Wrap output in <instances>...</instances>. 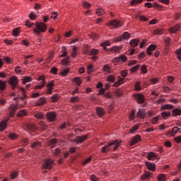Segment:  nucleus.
<instances>
[{
	"label": "nucleus",
	"mask_w": 181,
	"mask_h": 181,
	"mask_svg": "<svg viewBox=\"0 0 181 181\" xmlns=\"http://www.w3.org/2000/svg\"><path fill=\"white\" fill-rule=\"evenodd\" d=\"M121 144H122V141H119V139L113 140L107 143V144L105 145L101 148L102 153H108L110 151H111V146L113 147V151H117L119 146H121Z\"/></svg>",
	"instance_id": "nucleus-1"
},
{
	"label": "nucleus",
	"mask_w": 181,
	"mask_h": 181,
	"mask_svg": "<svg viewBox=\"0 0 181 181\" xmlns=\"http://www.w3.org/2000/svg\"><path fill=\"white\" fill-rule=\"evenodd\" d=\"M35 28L33 29L34 35L37 36H40L42 33H46L47 30V24L42 21H37L35 24Z\"/></svg>",
	"instance_id": "nucleus-2"
},
{
	"label": "nucleus",
	"mask_w": 181,
	"mask_h": 181,
	"mask_svg": "<svg viewBox=\"0 0 181 181\" xmlns=\"http://www.w3.org/2000/svg\"><path fill=\"white\" fill-rule=\"evenodd\" d=\"M8 84L11 86V89L15 90L19 84V79L16 76H11L8 80Z\"/></svg>",
	"instance_id": "nucleus-3"
},
{
	"label": "nucleus",
	"mask_w": 181,
	"mask_h": 181,
	"mask_svg": "<svg viewBox=\"0 0 181 181\" xmlns=\"http://www.w3.org/2000/svg\"><path fill=\"white\" fill-rule=\"evenodd\" d=\"M37 81H42V83H40V85L36 86L34 88V90H42L46 86V78H45L44 75L40 76L37 78Z\"/></svg>",
	"instance_id": "nucleus-4"
},
{
	"label": "nucleus",
	"mask_w": 181,
	"mask_h": 181,
	"mask_svg": "<svg viewBox=\"0 0 181 181\" xmlns=\"http://www.w3.org/2000/svg\"><path fill=\"white\" fill-rule=\"evenodd\" d=\"M53 163H54L53 160L51 158H46L42 164V168H44V169H48V170H51L52 168H53Z\"/></svg>",
	"instance_id": "nucleus-5"
},
{
	"label": "nucleus",
	"mask_w": 181,
	"mask_h": 181,
	"mask_svg": "<svg viewBox=\"0 0 181 181\" xmlns=\"http://www.w3.org/2000/svg\"><path fill=\"white\" fill-rule=\"evenodd\" d=\"M88 139V134H85L84 136H78L76 139L72 140V142H75V144H83L85 141Z\"/></svg>",
	"instance_id": "nucleus-6"
},
{
	"label": "nucleus",
	"mask_w": 181,
	"mask_h": 181,
	"mask_svg": "<svg viewBox=\"0 0 181 181\" xmlns=\"http://www.w3.org/2000/svg\"><path fill=\"white\" fill-rule=\"evenodd\" d=\"M123 23L122 21L119 20H113L110 21V23L106 24V26H112L113 28H120V26H122Z\"/></svg>",
	"instance_id": "nucleus-7"
},
{
	"label": "nucleus",
	"mask_w": 181,
	"mask_h": 181,
	"mask_svg": "<svg viewBox=\"0 0 181 181\" xmlns=\"http://www.w3.org/2000/svg\"><path fill=\"white\" fill-rule=\"evenodd\" d=\"M142 141V138L141 135L137 134L133 137V139L129 142L130 146H134V145H136V144H138V142H141Z\"/></svg>",
	"instance_id": "nucleus-8"
},
{
	"label": "nucleus",
	"mask_w": 181,
	"mask_h": 181,
	"mask_svg": "<svg viewBox=\"0 0 181 181\" xmlns=\"http://www.w3.org/2000/svg\"><path fill=\"white\" fill-rule=\"evenodd\" d=\"M134 98H136L138 104H144L145 103V96L141 93H136L134 95Z\"/></svg>",
	"instance_id": "nucleus-9"
},
{
	"label": "nucleus",
	"mask_w": 181,
	"mask_h": 181,
	"mask_svg": "<svg viewBox=\"0 0 181 181\" xmlns=\"http://www.w3.org/2000/svg\"><path fill=\"white\" fill-rule=\"evenodd\" d=\"M9 117H15V114H16V111L18 110V105H11L9 107Z\"/></svg>",
	"instance_id": "nucleus-10"
},
{
	"label": "nucleus",
	"mask_w": 181,
	"mask_h": 181,
	"mask_svg": "<svg viewBox=\"0 0 181 181\" xmlns=\"http://www.w3.org/2000/svg\"><path fill=\"white\" fill-rule=\"evenodd\" d=\"M145 165L146 166L148 170H151V172H155V170H156V165H155L153 163L146 161Z\"/></svg>",
	"instance_id": "nucleus-11"
},
{
	"label": "nucleus",
	"mask_w": 181,
	"mask_h": 181,
	"mask_svg": "<svg viewBox=\"0 0 181 181\" xmlns=\"http://www.w3.org/2000/svg\"><path fill=\"white\" fill-rule=\"evenodd\" d=\"M47 94L48 95H52V91H53V87H54V81H52L48 83L47 85Z\"/></svg>",
	"instance_id": "nucleus-12"
},
{
	"label": "nucleus",
	"mask_w": 181,
	"mask_h": 181,
	"mask_svg": "<svg viewBox=\"0 0 181 181\" xmlns=\"http://www.w3.org/2000/svg\"><path fill=\"white\" fill-rule=\"evenodd\" d=\"M56 112H50L47 113V117L49 122H54V121H56Z\"/></svg>",
	"instance_id": "nucleus-13"
},
{
	"label": "nucleus",
	"mask_w": 181,
	"mask_h": 181,
	"mask_svg": "<svg viewBox=\"0 0 181 181\" xmlns=\"http://www.w3.org/2000/svg\"><path fill=\"white\" fill-rule=\"evenodd\" d=\"M8 121H9V118H6L5 120L0 122V131H5L6 129Z\"/></svg>",
	"instance_id": "nucleus-14"
},
{
	"label": "nucleus",
	"mask_w": 181,
	"mask_h": 181,
	"mask_svg": "<svg viewBox=\"0 0 181 181\" xmlns=\"http://www.w3.org/2000/svg\"><path fill=\"white\" fill-rule=\"evenodd\" d=\"M155 50H156V45L151 44L146 49V54L148 56H152V52H155Z\"/></svg>",
	"instance_id": "nucleus-15"
},
{
	"label": "nucleus",
	"mask_w": 181,
	"mask_h": 181,
	"mask_svg": "<svg viewBox=\"0 0 181 181\" xmlns=\"http://www.w3.org/2000/svg\"><path fill=\"white\" fill-rule=\"evenodd\" d=\"M146 117V112L144 109H139L136 113V117L140 118V119H144Z\"/></svg>",
	"instance_id": "nucleus-16"
},
{
	"label": "nucleus",
	"mask_w": 181,
	"mask_h": 181,
	"mask_svg": "<svg viewBox=\"0 0 181 181\" xmlns=\"http://www.w3.org/2000/svg\"><path fill=\"white\" fill-rule=\"evenodd\" d=\"M124 46H113L110 49V52H113L114 53H121V50H122Z\"/></svg>",
	"instance_id": "nucleus-17"
},
{
	"label": "nucleus",
	"mask_w": 181,
	"mask_h": 181,
	"mask_svg": "<svg viewBox=\"0 0 181 181\" xmlns=\"http://www.w3.org/2000/svg\"><path fill=\"white\" fill-rule=\"evenodd\" d=\"M153 173L149 171H145L144 175H141V180H146V179H149L150 177H153Z\"/></svg>",
	"instance_id": "nucleus-18"
},
{
	"label": "nucleus",
	"mask_w": 181,
	"mask_h": 181,
	"mask_svg": "<svg viewBox=\"0 0 181 181\" xmlns=\"http://www.w3.org/2000/svg\"><path fill=\"white\" fill-rule=\"evenodd\" d=\"M45 104H46V97L40 98L35 102V106L36 107H40V105H45Z\"/></svg>",
	"instance_id": "nucleus-19"
},
{
	"label": "nucleus",
	"mask_w": 181,
	"mask_h": 181,
	"mask_svg": "<svg viewBox=\"0 0 181 181\" xmlns=\"http://www.w3.org/2000/svg\"><path fill=\"white\" fill-rule=\"evenodd\" d=\"M96 114L100 118L104 117V115L105 114V112L104 111V108L100 107H96Z\"/></svg>",
	"instance_id": "nucleus-20"
},
{
	"label": "nucleus",
	"mask_w": 181,
	"mask_h": 181,
	"mask_svg": "<svg viewBox=\"0 0 181 181\" xmlns=\"http://www.w3.org/2000/svg\"><path fill=\"white\" fill-rule=\"evenodd\" d=\"M180 28V25H179V24H176L173 27L170 28L168 29V32H170V33H176V32H177Z\"/></svg>",
	"instance_id": "nucleus-21"
},
{
	"label": "nucleus",
	"mask_w": 181,
	"mask_h": 181,
	"mask_svg": "<svg viewBox=\"0 0 181 181\" xmlns=\"http://www.w3.org/2000/svg\"><path fill=\"white\" fill-rule=\"evenodd\" d=\"M129 45L132 47H136L139 45V39H132L129 42Z\"/></svg>",
	"instance_id": "nucleus-22"
},
{
	"label": "nucleus",
	"mask_w": 181,
	"mask_h": 181,
	"mask_svg": "<svg viewBox=\"0 0 181 181\" xmlns=\"http://www.w3.org/2000/svg\"><path fill=\"white\" fill-rule=\"evenodd\" d=\"M23 97L21 98V101L23 102V103L20 105V107L21 108H24V107L26 105V103H28V101L26 100H25V98H28V96L26 95L25 93H23Z\"/></svg>",
	"instance_id": "nucleus-23"
},
{
	"label": "nucleus",
	"mask_w": 181,
	"mask_h": 181,
	"mask_svg": "<svg viewBox=\"0 0 181 181\" xmlns=\"http://www.w3.org/2000/svg\"><path fill=\"white\" fill-rule=\"evenodd\" d=\"M179 131H180V129H179V127H174L172 129L171 132H170V136H175L176 134H177V132H179Z\"/></svg>",
	"instance_id": "nucleus-24"
},
{
	"label": "nucleus",
	"mask_w": 181,
	"mask_h": 181,
	"mask_svg": "<svg viewBox=\"0 0 181 181\" xmlns=\"http://www.w3.org/2000/svg\"><path fill=\"white\" fill-rule=\"evenodd\" d=\"M121 84H124V78L119 77L118 81H117L113 85L112 87H119Z\"/></svg>",
	"instance_id": "nucleus-25"
},
{
	"label": "nucleus",
	"mask_w": 181,
	"mask_h": 181,
	"mask_svg": "<svg viewBox=\"0 0 181 181\" xmlns=\"http://www.w3.org/2000/svg\"><path fill=\"white\" fill-rule=\"evenodd\" d=\"M51 103H57L60 100V95L59 94H54L51 98Z\"/></svg>",
	"instance_id": "nucleus-26"
},
{
	"label": "nucleus",
	"mask_w": 181,
	"mask_h": 181,
	"mask_svg": "<svg viewBox=\"0 0 181 181\" xmlns=\"http://www.w3.org/2000/svg\"><path fill=\"white\" fill-rule=\"evenodd\" d=\"M27 129L29 131H36V129H37V127H36V124H35L30 123L27 124Z\"/></svg>",
	"instance_id": "nucleus-27"
},
{
	"label": "nucleus",
	"mask_w": 181,
	"mask_h": 181,
	"mask_svg": "<svg viewBox=\"0 0 181 181\" xmlns=\"http://www.w3.org/2000/svg\"><path fill=\"white\" fill-rule=\"evenodd\" d=\"M95 13H96V15H98V16H103L105 15V11H104V9H103V8H97L95 10Z\"/></svg>",
	"instance_id": "nucleus-28"
},
{
	"label": "nucleus",
	"mask_w": 181,
	"mask_h": 181,
	"mask_svg": "<svg viewBox=\"0 0 181 181\" xmlns=\"http://www.w3.org/2000/svg\"><path fill=\"white\" fill-rule=\"evenodd\" d=\"M62 66H69L70 63V56H68L62 60Z\"/></svg>",
	"instance_id": "nucleus-29"
},
{
	"label": "nucleus",
	"mask_w": 181,
	"mask_h": 181,
	"mask_svg": "<svg viewBox=\"0 0 181 181\" xmlns=\"http://www.w3.org/2000/svg\"><path fill=\"white\" fill-rule=\"evenodd\" d=\"M103 71L104 73H107L108 74H110V73H111V66H110L109 64L104 65L103 67Z\"/></svg>",
	"instance_id": "nucleus-30"
},
{
	"label": "nucleus",
	"mask_w": 181,
	"mask_h": 181,
	"mask_svg": "<svg viewBox=\"0 0 181 181\" xmlns=\"http://www.w3.org/2000/svg\"><path fill=\"white\" fill-rule=\"evenodd\" d=\"M173 117H177L181 115V110L179 108H175L172 111Z\"/></svg>",
	"instance_id": "nucleus-31"
},
{
	"label": "nucleus",
	"mask_w": 181,
	"mask_h": 181,
	"mask_svg": "<svg viewBox=\"0 0 181 181\" xmlns=\"http://www.w3.org/2000/svg\"><path fill=\"white\" fill-rule=\"evenodd\" d=\"M32 80H33V78L30 76H24L22 78V83L26 84V83H30V81H32Z\"/></svg>",
	"instance_id": "nucleus-32"
},
{
	"label": "nucleus",
	"mask_w": 181,
	"mask_h": 181,
	"mask_svg": "<svg viewBox=\"0 0 181 181\" xmlns=\"http://www.w3.org/2000/svg\"><path fill=\"white\" fill-rule=\"evenodd\" d=\"M158 156L156 155V153H155L153 151H151L148 153L147 156V159L148 160H153V158H156Z\"/></svg>",
	"instance_id": "nucleus-33"
},
{
	"label": "nucleus",
	"mask_w": 181,
	"mask_h": 181,
	"mask_svg": "<svg viewBox=\"0 0 181 181\" xmlns=\"http://www.w3.org/2000/svg\"><path fill=\"white\" fill-rule=\"evenodd\" d=\"M153 35H165V29H156L153 31Z\"/></svg>",
	"instance_id": "nucleus-34"
},
{
	"label": "nucleus",
	"mask_w": 181,
	"mask_h": 181,
	"mask_svg": "<svg viewBox=\"0 0 181 181\" xmlns=\"http://www.w3.org/2000/svg\"><path fill=\"white\" fill-rule=\"evenodd\" d=\"M165 110H173V105L170 104H165L160 108L161 111H164Z\"/></svg>",
	"instance_id": "nucleus-35"
},
{
	"label": "nucleus",
	"mask_w": 181,
	"mask_h": 181,
	"mask_svg": "<svg viewBox=\"0 0 181 181\" xmlns=\"http://www.w3.org/2000/svg\"><path fill=\"white\" fill-rule=\"evenodd\" d=\"M88 36L93 40H97V39L100 37V35L95 33H91L90 34H88Z\"/></svg>",
	"instance_id": "nucleus-36"
},
{
	"label": "nucleus",
	"mask_w": 181,
	"mask_h": 181,
	"mask_svg": "<svg viewBox=\"0 0 181 181\" xmlns=\"http://www.w3.org/2000/svg\"><path fill=\"white\" fill-rule=\"evenodd\" d=\"M142 2H144V0H132L130 2V6H136V5L142 4Z\"/></svg>",
	"instance_id": "nucleus-37"
},
{
	"label": "nucleus",
	"mask_w": 181,
	"mask_h": 181,
	"mask_svg": "<svg viewBox=\"0 0 181 181\" xmlns=\"http://www.w3.org/2000/svg\"><path fill=\"white\" fill-rule=\"evenodd\" d=\"M72 81H74V83H76V86H81V83H83L80 77L74 78Z\"/></svg>",
	"instance_id": "nucleus-38"
},
{
	"label": "nucleus",
	"mask_w": 181,
	"mask_h": 181,
	"mask_svg": "<svg viewBox=\"0 0 181 181\" xmlns=\"http://www.w3.org/2000/svg\"><path fill=\"white\" fill-rule=\"evenodd\" d=\"M28 115V112L25 110H20L17 112V117H26Z\"/></svg>",
	"instance_id": "nucleus-39"
},
{
	"label": "nucleus",
	"mask_w": 181,
	"mask_h": 181,
	"mask_svg": "<svg viewBox=\"0 0 181 181\" xmlns=\"http://www.w3.org/2000/svg\"><path fill=\"white\" fill-rule=\"evenodd\" d=\"M158 181H166V175L158 174L157 176Z\"/></svg>",
	"instance_id": "nucleus-40"
},
{
	"label": "nucleus",
	"mask_w": 181,
	"mask_h": 181,
	"mask_svg": "<svg viewBox=\"0 0 181 181\" xmlns=\"http://www.w3.org/2000/svg\"><path fill=\"white\" fill-rule=\"evenodd\" d=\"M19 33H21V28H16L13 30V36H14V37H16L18 36H19Z\"/></svg>",
	"instance_id": "nucleus-41"
},
{
	"label": "nucleus",
	"mask_w": 181,
	"mask_h": 181,
	"mask_svg": "<svg viewBox=\"0 0 181 181\" xmlns=\"http://www.w3.org/2000/svg\"><path fill=\"white\" fill-rule=\"evenodd\" d=\"M160 118V115L153 117L151 121V124H153V125H156V124H158V122L159 121Z\"/></svg>",
	"instance_id": "nucleus-42"
},
{
	"label": "nucleus",
	"mask_w": 181,
	"mask_h": 181,
	"mask_svg": "<svg viewBox=\"0 0 181 181\" xmlns=\"http://www.w3.org/2000/svg\"><path fill=\"white\" fill-rule=\"evenodd\" d=\"M71 57H72L73 59L77 57V47L74 46Z\"/></svg>",
	"instance_id": "nucleus-43"
},
{
	"label": "nucleus",
	"mask_w": 181,
	"mask_h": 181,
	"mask_svg": "<svg viewBox=\"0 0 181 181\" xmlns=\"http://www.w3.org/2000/svg\"><path fill=\"white\" fill-rule=\"evenodd\" d=\"M139 67H141V65L137 64L134 66V67L131 68L129 69L130 73H136L137 70H139Z\"/></svg>",
	"instance_id": "nucleus-44"
},
{
	"label": "nucleus",
	"mask_w": 181,
	"mask_h": 181,
	"mask_svg": "<svg viewBox=\"0 0 181 181\" xmlns=\"http://www.w3.org/2000/svg\"><path fill=\"white\" fill-rule=\"evenodd\" d=\"M83 49V54H88V52L90 50V45H84Z\"/></svg>",
	"instance_id": "nucleus-45"
},
{
	"label": "nucleus",
	"mask_w": 181,
	"mask_h": 181,
	"mask_svg": "<svg viewBox=\"0 0 181 181\" xmlns=\"http://www.w3.org/2000/svg\"><path fill=\"white\" fill-rule=\"evenodd\" d=\"M69 73H70V69H66L60 72V76H62V77H66V76H67Z\"/></svg>",
	"instance_id": "nucleus-46"
},
{
	"label": "nucleus",
	"mask_w": 181,
	"mask_h": 181,
	"mask_svg": "<svg viewBox=\"0 0 181 181\" xmlns=\"http://www.w3.org/2000/svg\"><path fill=\"white\" fill-rule=\"evenodd\" d=\"M134 90L135 91H141V82L137 81L135 85H134Z\"/></svg>",
	"instance_id": "nucleus-47"
},
{
	"label": "nucleus",
	"mask_w": 181,
	"mask_h": 181,
	"mask_svg": "<svg viewBox=\"0 0 181 181\" xmlns=\"http://www.w3.org/2000/svg\"><path fill=\"white\" fill-rule=\"evenodd\" d=\"M41 145H42V144L40 141H35V142L33 143V144L31 145V148L36 149V148H39Z\"/></svg>",
	"instance_id": "nucleus-48"
},
{
	"label": "nucleus",
	"mask_w": 181,
	"mask_h": 181,
	"mask_svg": "<svg viewBox=\"0 0 181 181\" xmlns=\"http://www.w3.org/2000/svg\"><path fill=\"white\" fill-rule=\"evenodd\" d=\"M29 18L31 19V21H36L37 15L35 12L32 11L29 16Z\"/></svg>",
	"instance_id": "nucleus-49"
},
{
	"label": "nucleus",
	"mask_w": 181,
	"mask_h": 181,
	"mask_svg": "<svg viewBox=\"0 0 181 181\" xmlns=\"http://www.w3.org/2000/svg\"><path fill=\"white\" fill-rule=\"evenodd\" d=\"M35 118H37V119H43V115L42 112H37L34 114Z\"/></svg>",
	"instance_id": "nucleus-50"
},
{
	"label": "nucleus",
	"mask_w": 181,
	"mask_h": 181,
	"mask_svg": "<svg viewBox=\"0 0 181 181\" xmlns=\"http://www.w3.org/2000/svg\"><path fill=\"white\" fill-rule=\"evenodd\" d=\"M161 117H163V119H166L169 118V117H170V112H163L161 113Z\"/></svg>",
	"instance_id": "nucleus-51"
},
{
	"label": "nucleus",
	"mask_w": 181,
	"mask_h": 181,
	"mask_svg": "<svg viewBox=\"0 0 181 181\" xmlns=\"http://www.w3.org/2000/svg\"><path fill=\"white\" fill-rule=\"evenodd\" d=\"M80 101V98L78 96L71 97L70 98V103H78Z\"/></svg>",
	"instance_id": "nucleus-52"
},
{
	"label": "nucleus",
	"mask_w": 181,
	"mask_h": 181,
	"mask_svg": "<svg viewBox=\"0 0 181 181\" xmlns=\"http://www.w3.org/2000/svg\"><path fill=\"white\" fill-rule=\"evenodd\" d=\"M130 37H131V34H129V33L128 32H124L122 35V39H124V40L129 39Z\"/></svg>",
	"instance_id": "nucleus-53"
},
{
	"label": "nucleus",
	"mask_w": 181,
	"mask_h": 181,
	"mask_svg": "<svg viewBox=\"0 0 181 181\" xmlns=\"http://www.w3.org/2000/svg\"><path fill=\"white\" fill-rule=\"evenodd\" d=\"M165 46H170V37H165L164 39Z\"/></svg>",
	"instance_id": "nucleus-54"
},
{
	"label": "nucleus",
	"mask_w": 181,
	"mask_h": 181,
	"mask_svg": "<svg viewBox=\"0 0 181 181\" xmlns=\"http://www.w3.org/2000/svg\"><path fill=\"white\" fill-rule=\"evenodd\" d=\"M119 57V60H121V62H122V63H125V62H127V60H128V58L127 57V56H125V54H121Z\"/></svg>",
	"instance_id": "nucleus-55"
},
{
	"label": "nucleus",
	"mask_w": 181,
	"mask_h": 181,
	"mask_svg": "<svg viewBox=\"0 0 181 181\" xmlns=\"http://www.w3.org/2000/svg\"><path fill=\"white\" fill-rule=\"evenodd\" d=\"M129 119L130 121H134V119H135V110L133 109L132 110V112L129 114Z\"/></svg>",
	"instance_id": "nucleus-56"
},
{
	"label": "nucleus",
	"mask_w": 181,
	"mask_h": 181,
	"mask_svg": "<svg viewBox=\"0 0 181 181\" xmlns=\"http://www.w3.org/2000/svg\"><path fill=\"white\" fill-rule=\"evenodd\" d=\"M8 137L10 138V139H12V141H15L16 139H18V134H16L15 133H11L8 135Z\"/></svg>",
	"instance_id": "nucleus-57"
},
{
	"label": "nucleus",
	"mask_w": 181,
	"mask_h": 181,
	"mask_svg": "<svg viewBox=\"0 0 181 181\" xmlns=\"http://www.w3.org/2000/svg\"><path fill=\"white\" fill-rule=\"evenodd\" d=\"M120 76L123 77V78L127 77V76H128V70L127 69L122 70L120 71Z\"/></svg>",
	"instance_id": "nucleus-58"
},
{
	"label": "nucleus",
	"mask_w": 181,
	"mask_h": 181,
	"mask_svg": "<svg viewBox=\"0 0 181 181\" xmlns=\"http://www.w3.org/2000/svg\"><path fill=\"white\" fill-rule=\"evenodd\" d=\"M107 80L109 81V83H114L115 81V76L113 75H110L107 77Z\"/></svg>",
	"instance_id": "nucleus-59"
},
{
	"label": "nucleus",
	"mask_w": 181,
	"mask_h": 181,
	"mask_svg": "<svg viewBox=\"0 0 181 181\" xmlns=\"http://www.w3.org/2000/svg\"><path fill=\"white\" fill-rule=\"evenodd\" d=\"M18 175H19V173L18 171H15V172L12 173L10 175L11 179H12L13 180L16 179V177H18Z\"/></svg>",
	"instance_id": "nucleus-60"
},
{
	"label": "nucleus",
	"mask_w": 181,
	"mask_h": 181,
	"mask_svg": "<svg viewBox=\"0 0 181 181\" xmlns=\"http://www.w3.org/2000/svg\"><path fill=\"white\" fill-rule=\"evenodd\" d=\"M59 139H51L49 141V146H52V145H56V144H57Z\"/></svg>",
	"instance_id": "nucleus-61"
},
{
	"label": "nucleus",
	"mask_w": 181,
	"mask_h": 181,
	"mask_svg": "<svg viewBox=\"0 0 181 181\" xmlns=\"http://www.w3.org/2000/svg\"><path fill=\"white\" fill-rule=\"evenodd\" d=\"M6 88V85L5 84V82L0 80V91H4Z\"/></svg>",
	"instance_id": "nucleus-62"
},
{
	"label": "nucleus",
	"mask_w": 181,
	"mask_h": 181,
	"mask_svg": "<svg viewBox=\"0 0 181 181\" xmlns=\"http://www.w3.org/2000/svg\"><path fill=\"white\" fill-rule=\"evenodd\" d=\"M93 65H89L87 67V73L88 74H91L93 73V71H94V70H93Z\"/></svg>",
	"instance_id": "nucleus-63"
},
{
	"label": "nucleus",
	"mask_w": 181,
	"mask_h": 181,
	"mask_svg": "<svg viewBox=\"0 0 181 181\" xmlns=\"http://www.w3.org/2000/svg\"><path fill=\"white\" fill-rule=\"evenodd\" d=\"M83 6L85 9H88L91 6V4L88 3V1H84L83 3Z\"/></svg>",
	"instance_id": "nucleus-64"
}]
</instances>
